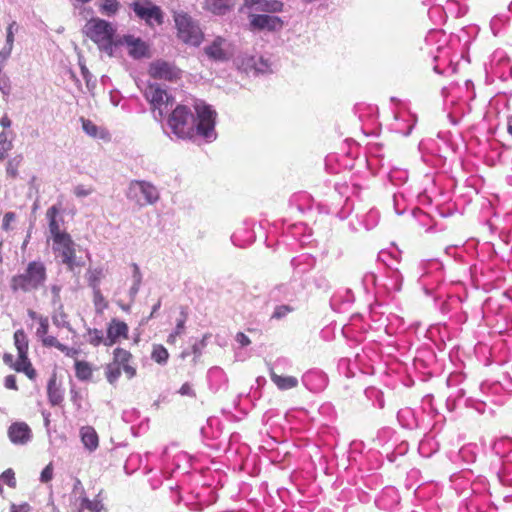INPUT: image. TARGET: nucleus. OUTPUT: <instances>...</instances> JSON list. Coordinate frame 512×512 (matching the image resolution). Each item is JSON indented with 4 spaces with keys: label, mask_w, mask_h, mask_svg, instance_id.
Returning a JSON list of instances; mask_svg holds the SVG:
<instances>
[{
    "label": "nucleus",
    "mask_w": 512,
    "mask_h": 512,
    "mask_svg": "<svg viewBox=\"0 0 512 512\" xmlns=\"http://www.w3.org/2000/svg\"><path fill=\"white\" fill-rule=\"evenodd\" d=\"M178 38L189 45L198 46L202 42L203 33L199 26L185 13L174 16Z\"/></svg>",
    "instance_id": "6"
},
{
    "label": "nucleus",
    "mask_w": 512,
    "mask_h": 512,
    "mask_svg": "<svg viewBox=\"0 0 512 512\" xmlns=\"http://www.w3.org/2000/svg\"><path fill=\"white\" fill-rule=\"evenodd\" d=\"M16 219V214L14 212H7L3 216L2 220V229L5 231L11 230V223Z\"/></svg>",
    "instance_id": "37"
},
{
    "label": "nucleus",
    "mask_w": 512,
    "mask_h": 512,
    "mask_svg": "<svg viewBox=\"0 0 512 512\" xmlns=\"http://www.w3.org/2000/svg\"><path fill=\"white\" fill-rule=\"evenodd\" d=\"M270 377L273 383L280 390H288L297 387L298 380L293 376H281L274 372L273 369H270Z\"/></svg>",
    "instance_id": "22"
},
{
    "label": "nucleus",
    "mask_w": 512,
    "mask_h": 512,
    "mask_svg": "<svg viewBox=\"0 0 512 512\" xmlns=\"http://www.w3.org/2000/svg\"><path fill=\"white\" fill-rule=\"evenodd\" d=\"M250 24L255 29H268L271 31L280 29L283 26V22L279 17L265 14L253 15Z\"/></svg>",
    "instance_id": "15"
},
{
    "label": "nucleus",
    "mask_w": 512,
    "mask_h": 512,
    "mask_svg": "<svg viewBox=\"0 0 512 512\" xmlns=\"http://www.w3.org/2000/svg\"><path fill=\"white\" fill-rule=\"evenodd\" d=\"M81 441L85 448L94 451L99 446V437L96 430L92 426H83L80 429Z\"/></svg>",
    "instance_id": "21"
},
{
    "label": "nucleus",
    "mask_w": 512,
    "mask_h": 512,
    "mask_svg": "<svg viewBox=\"0 0 512 512\" xmlns=\"http://www.w3.org/2000/svg\"><path fill=\"white\" fill-rule=\"evenodd\" d=\"M99 282H100V278L98 275L96 274H92L89 278H88V283H89V286L92 288V284L94 283H97V285L99 286Z\"/></svg>",
    "instance_id": "50"
},
{
    "label": "nucleus",
    "mask_w": 512,
    "mask_h": 512,
    "mask_svg": "<svg viewBox=\"0 0 512 512\" xmlns=\"http://www.w3.org/2000/svg\"><path fill=\"white\" fill-rule=\"evenodd\" d=\"M188 319L187 308L182 307L180 310V318L177 320L175 330L168 336L167 343L174 344L178 336L182 335L185 331V323Z\"/></svg>",
    "instance_id": "24"
},
{
    "label": "nucleus",
    "mask_w": 512,
    "mask_h": 512,
    "mask_svg": "<svg viewBox=\"0 0 512 512\" xmlns=\"http://www.w3.org/2000/svg\"><path fill=\"white\" fill-rule=\"evenodd\" d=\"M54 251L58 252L62 258V262L67 265L70 269L75 264V248L74 242L69 234H65L59 238L53 240Z\"/></svg>",
    "instance_id": "12"
},
{
    "label": "nucleus",
    "mask_w": 512,
    "mask_h": 512,
    "mask_svg": "<svg viewBox=\"0 0 512 512\" xmlns=\"http://www.w3.org/2000/svg\"><path fill=\"white\" fill-rule=\"evenodd\" d=\"M1 479L11 488H15L16 487V478H15V473L14 471L9 468L7 470H5L2 475H1Z\"/></svg>",
    "instance_id": "34"
},
{
    "label": "nucleus",
    "mask_w": 512,
    "mask_h": 512,
    "mask_svg": "<svg viewBox=\"0 0 512 512\" xmlns=\"http://www.w3.org/2000/svg\"><path fill=\"white\" fill-rule=\"evenodd\" d=\"M39 326L36 330V336L40 339L42 345L47 348H57L59 351L64 353L68 357H74L77 355V350L69 348L66 345L60 343L56 337L48 335L49 330V319L47 316H40L38 318Z\"/></svg>",
    "instance_id": "9"
},
{
    "label": "nucleus",
    "mask_w": 512,
    "mask_h": 512,
    "mask_svg": "<svg viewBox=\"0 0 512 512\" xmlns=\"http://www.w3.org/2000/svg\"><path fill=\"white\" fill-rule=\"evenodd\" d=\"M9 440L15 445H26L32 439V430L26 422H13L7 430Z\"/></svg>",
    "instance_id": "14"
},
{
    "label": "nucleus",
    "mask_w": 512,
    "mask_h": 512,
    "mask_svg": "<svg viewBox=\"0 0 512 512\" xmlns=\"http://www.w3.org/2000/svg\"><path fill=\"white\" fill-rule=\"evenodd\" d=\"M144 96L153 110H158L160 117L168 111V106H172L174 102L173 97L169 96L166 90L158 84H149L145 89Z\"/></svg>",
    "instance_id": "10"
},
{
    "label": "nucleus",
    "mask_w": 512,
    "mask_h": 512,
    "mask_svg": "<svg viewBox=\"0 0 512 512\" xmlns=\"http://www.w3.org/2000/svg\"><path fill=\"white\" fill-rule=\"evenodd\" d=\"M122 372L127 379H132L137 375V367L130 351L116 347L112 352V361L105 366L104 375L109 384L115 385Z\"/></svg>",
    "instance_id": "2"
},
{
    "label": "nucleus",
    "mask_w": 512,
    "mask_h": 512,
    "mask_svg": "<svg viewBox=\"0 0 512 512\" xmlns=\"http://www.w3.org/2000/svg\"><path fill=\"white\" fill-rule=\"evenodd\" d=\"M222 0H214V2L211 4V11L214 13V14H224L227 10H229V6L228 5H224L222 3H220Z\"/></svg>",
    "instance_id": "39"
},
{
    "label": "nucleus",
    "mask_w": 512,
    "mask_h": 512,
    "mask_svg": "<svg viewBox=\"0 0 512 512\" xmlns=\"http://www.w3.org/2000/svg\"><path fill=\"white\" fill-rule=\"evenodd\" d=\"M27 242H28V240L26 239V240L24 241V243H23V247H25V246H26Z\"/></svg>",
    "instance_id": "56"
},
{
    "label": "nucleus",
    "mask_w": 512,
    "mask_h": 512,
    "mask_svg": "<svg viewBox=\"0 0 512 512\" xmlns=\"http://www.w3.org/2000/svg\"><path fill=\"white\" fill-rule=\"evenodd\" d=\"M262 0H244L245 5L251 7L257 4H260Z\"/></svg>",
    "instance_id": "53"
},
{
    "label": "nucleus",
    "mask_w": 512,
    "mask_h": 512,
    "mask_svg": "<svg viewBox=\"0 0 512 512\" xmlns=\"http://www.w3.org/2000/svg\"><path fill=\"white\" fill-rule=\"evenodd\" d=\"M75 375L79 380L86 381L92 377V368L86 361L77 360L75 362Z\"/></svg>",
    "instance_id": "26"
},
{
    "label": "nucleus",
    "mask_w": 512,
    "mask_h": 512,
    "mask_svg": "<svg viewBox=\"0 0 512 512\" xmlns=\"http://www.w3.org/2000/svg\"><path fill=\"white\" fill-rule=\"evenodd\" d=\"M13 370L18 373H24L31 381H34L37 378V371L33 367L28 353L18 354L15 364L13 365Z\"/></svg>",
    "instance_id": "16"
},
{
    "label": "nucleus",
    "mask_w": 512,
    "mask_h": 512,
    "mask_svg": "<svg viewBox=\"0 0 512 512\" xmlns=\"http://www.w3.org/2000/svg\"><path fill=\"white\" fill-rule=\"evenodd\" d=\"M17 30V24L15 21L9 24L7 27V36H6V54L9 55L13 48L14 43V31Z\"/></svg>",
    "instance_id": "32"
},
{
    "label": "nucleus",
    "mask_w": 512,
    "mask_h": 512,
    "mask_svg": "<svg viewBox=\"0 0 512 512\" xmlns=\"http://www.w3.org/2000/svg\"><path fill=\"white\" fill-rule=\"evenodd\" d=\"M82 506L91 512H103L105 511L104 505L101 500L94 499L90 500L87 497L82 499Z\"/></svg>",
    "instance_id": "31"
},
{
    "label": "nucleus",
    "mask_w": 512,
    "mask_h": 512,
    "mask_svg": "<svg viewBox=\"0 0 512 512\" xmlns=\"http://www.w3.org/2000/svg\"><path fill=\"white\" fill-rule=\"evenodd\" d=\"M53 478V465L49 463L41 472L40 480L43 483H48Z\"/></svg>",
    "instance_id": "38"
},
{
    "label": "nucleus",
    "mask_w": 512,
    "mask_h": 512,
    "mask_svg": "<svg viewBox=\"0 0 512 512\" xmlns=\"http://www.w3.org/2000/svg\"><path fill=\"white\" fill-rule=\"evenodd\" d=\"M3 492L2 487L0 486V494Z\"/></svg>",
    "instance_id": "57"
},
{
    "label": "nucleus",
    "mask_w": 512,
    "mask_h": 512,
    "mask_svg": "<svg viewBox=\"0 0 512 512\" xmlns=\"http://www.w3.org/2000/svg\"><path fill=\"white\" fill-rule=\"evenodd\" d=\"M92 290H93L92 301L94 304L95 312L98 315H102L104 313V311L108 308L109 302L102 294L101 289L97 285V283L92 284Z\"/></svg>",
    "instance_id": "23"
},
{
    "label": "nucleus",
    "mask_w": 512,
    "mask_h": 512,
    "mask_svg": "<svg viewBox=\"0 0 512 512\" xmlns=\"http://www.w3.org/2000/svg\"><path fill=\"white\" fill-rule=\"evenodd\" d=\"M293 311V308L288 305L277 306L273 312L272 318L280 319Z\"/></svg>",
    "instance_id": "36"
},
{
    "label": "nucleus",
    "mask_w": 512,
    "mask_h": 512,
    "mask_svg": "<svg viewBox=\"0 0 512 512\" xmlns=\"http://www.w3.org/2000/svg\"><path fill=\"white\" fill-rule=\"evenodd\" d=\"M22 160V156L18 155L7 162L6 173L10 178L14 179L18 176V168L21 165Z\"/></svg>",
    "instance_id": "28"
},
{
    "label": "nucleus",
    "mask_w": 512,
    "mask_h": 512,
    "mask_svg": "<svg viewBox=\"0 0 512 512\" xmlns=\"http://www.w3.org/2000/svg\"><path fill=\"white\" fill-rule=\"evenodd\" d=\"M82 128L83 130L90 136L92 137H95L97 136V132H98V127L91 121V120H88V119H83L82 118Z\"/></svg>",
    "instance_id": "35"
},
{
    "label": "nucleus",
    "mask_w": 512,
    "mask_h": 512,
    "mask_svg": "<svg viewBox=\"0 0 512 512\" xmlns=\"http://www.w3.org/2000/svg\"><path fill=\"white\" fill-rule=\"evenodd\" d=\"M168 357H169V353L164 346L154 345L152 353H151V358L155 362H157L159 364H164L167 362Z\"/></svg>",
    "instance_id": "27"
},
{
    "label": "nucleus",
    "mask_w": 512,
    "mask_h": 512,
    "mask_svg": "<svg viewBox=\"0 0 512 512\" xmlns=\"http://www.w3.org/2000/svg\"><path fill=\"white\" fill-rule=\"evenodd\" d=\"M130 6L135 15L145 21L148 26L153 27L163 24L164 15L161 8L150 1H135Z\"/></svg>",
    "instance_id": "8"
},
{
    "label": "nucleus",
    "mask_w": 512,
    "mask_h": 512,
    "mask_svg": "<svg viewBox=\"0 0 512 512\" xmlns=\"http://www.w3.org/2000/svg\"><path fill=\"white\" fill-rule=\"evenodd\" d=\"M236 341L242 346H248L251 343V340L248 336H246L243 332H239L236 334Z\"/></svg>",
    "instance_id": "44"
},
{
    "label": "nucleus",
    "mask_w": 512,
    "mask_h": 512,
    "mask_svg": "<svg viewBox=\"0 0 512 512\" xmlns=\"http://www.w3.org/2000/svg\"><path fill=\"white\" fill-rule=\"evenodd\" d=\"M179 393L183 396H194L193 389L189 383H184L179 389Z\"/></svg>",
    "instance_id": "46"
},
{
    "label": "nucleus",
    "mask_w": 512,
    "mask_h": 512,
    "mask_svg": "<svg viewBox=\"0 0 512 512\" xmlns=\"http://www.w3.org/2000/svg\"><path fill=\"white\" fill-rule=\"evenodd\" d=\"M70 399H71L72 403L77 407V409H81L82 396H81L80 391H78L76 389H71Z\"/></svg>",
    "instance_id": "41"
},
{
    "label": "nucleus",
    "mask_w": 512,
    "mask_h": 512,
    "mask_svg": "<svg viewBox=\"0 0 512 512\" xmlns=\"http://www.w3.org/2000/svg\"><path fill=\"white\" fill-rule=\"evenodd\" d=\"M283 3L278 0H271L266 1L261 8L263 11L266 12H280L282 11Z\"/></svg>",
    "instance_id": "33"
},
{
    "label": "nucleus",
    "mask_w": 512,
    "mask_h": 512,
    "mask_svg": "<svg viewBox=\"0 0 512 512\" xmlns=\"http://www.w3.org/2000/svg\"><path fill=\"white\" fill-rule=\"evenodd\" d=\"M11 512H30V506L27 503L19 506L13 505Z\"/></svg>",
    "instance_id": "48"
},
{
    "label": "nucleus",
    "mask_w": 512,
    "mask_h": 512,
    "mask_svg": "<svg viewBox=\"0 0 512 512\" xmlns=\"http://www.w3.org/2000/svg\"><path fill=\"white\" fill-rule=\"evenodd\" d=\"M47 396L51 406H59L64 400L63 390L57 381L56 373H53L47 384Z\"/></svg>",
    "instance_id": "17"
},
{
    "label": "nucleus",
    "mask_w": 512,
    "mask_h": 512,
    "mask_svg": "<svg viewBox=\"0 0 512 512\" xmlns=\"http://www.w3.org/2000/svg\"><path fill=\"white\" fill-rule=\"evenodd\" d=\"M50 291L52 293V301H53V304H59L60 303V292H61V287L59 285H52L50 287Z\"/></svg>",
    "instance_id": "43"
},
{
    "label": "nucleus",
    "mask_w": 512,
    "mask_h": 512,
    "mask_svg": "<svg viewBox=\"0 0 512 512\" xmlns=\"http://www.w3.org/2000/svg\"><path fill=\"white\" fill-rule=\"evenodd\" d=\"M11 120L10 118L7 116V115H4L1 120H0V125L3 127V128H9L11 126Z\"/></svg>",
    "instance_id": "49"
},
{
    "label": "nucleus",
    "mask_w": 512,
    "mask_h": 512,
    "mask_svg": "<svg viewBox=\"0 0 512 512\" xmlns=\"http://www.w3.org/2000/svg\"><path fill=\"white\" fill-rule=\"evenodd\" d=\"M4 386L6 389L17 391L19 388L17 385L15 375H13V374L7 375L4 379Z\"/></svg>",
    "instance_id": "40"
},
{
    "label": "nucleus",
    "mask_w": 512,
    "mask_h": 512,
    "mask_svg": "<svg viewBox=\"0 0 512 512\" xmlns=\"http://www.w3.org/2000/svg\"><path fill=\"white\" fill-rule=\"evenodd\" d=\"M3 362L8 365L11 369H13V365L15 364V360L12 354L5 353L3 355Z\"/></svg>",
    "instance_id": "47"
},
{
    "label": "nucleus",
    "mask_w": 512,
    "mask_h": 512,
    "mask_svg": "<svg viewBox=\"0 0 512 512\" xmlns=\"http://www.w3.org/2000/svg\"><path fill=\"white\" fill-rule=\"evenodd\" d=\"M129 338V327L126 322L123 320L112 318L107 325L106 329V340L104 345L107 347H111L120 339H128Z\"/></svg>",
    "instance_id": "13"
},
{
    "label": "nucleus",
    "mask_w": 512,
    "mask_h": 512,
    "mask_svg": "<svg viewBox=\"0 0 512 512\" xmlns=\"http://www.w3.org/2000/svg\"><path fill=\"white\" fill-rule=\"evenodd\" d=\"M507 132L512 136V115L507 118Z\"/></svg>",
    "instance_id": "52"
},
{
    "label": "nucleus",
    "mask_w": 512,
    "mask_h": 512,
    "mask_svg": "<svg viewBox=\"0 0 512 512\" xmlns=\"http://www.w3.org/2000/svg\"><path fill=\"white\" fill-rule=\"evenodd\" d=\"M59 213H60V207H58L57 205L51 206L46 212V217H47L48 223H49V231L51 233L53 240L65 235V234H68L65 231H61V229H60V223L57 219Z\"/></svg>",
    "instance_id": "19"
},
{
    "label": "nucleus",
    "mask_w": 512,
    "mask_h": 512,
    "mask_svg": "<svg viewBox=\"0 0 512 512\" xmlns=\"http://www.w3.org/2000/svg\"><path fill=\"white\" fill-rule=\"evenodd\" d=\"M120 3L117 0H103L100 6L102 14L111 16L117 13Z\"/></svg>",
    "instance_id": "29"
},
{
    "label": "nucleus",
    "mask_w": 512,
    "mask_h": 512,
    "mask_svg": "<svg viewBox=\"0 0 512 512\" xmlns=\"http://www.w3.org/2000/svg\"><path fill=\"white\" fill-rule=\"evenodd\" d=\"M160 305H161L160 302H158L156 305H154L152 313L156 312L160 308Z\"/></svg>",
    "instance_id": "55"
},
{
    "label": "nucleus",
    "mask_w": 512,
    "mask_h": 512,
    "mask_svg": "<svg viewBox=\"0 0 512 512\" xmlns=\"http://www.w3.org/2000/svg\"><path fill=\"white\" fill-rule=\"evenodd\" d=\"M167 122L172 132L179 138L190 139L195 135V118L185 105H177Z\"/></svg>",
    "instance_id": "3"
},
{
    "label": "nucleus",
    "mask_w": 512,
    "mask_h": 512,
    "mask_svg": "<svg viewBox=\"0 0 512 512\" xmlns=\"http://www.w3.org/2000/svg\"><path fill=\"white\" fill-rule=\"evenodd\" d=\"M124 42L127 45L129 55L133 58H141L147 55L148 46L140 38L125 36Z\"/></svg>",
    "instance_id": "18"
},
{
    "label": "nucleus",
    "mask_w": 512,
    "mask_h": 512,
    "mask_svg": "<svg viewBox=\"0 0 512 512\" xmlns=\"http://www.w3.org/2000/svg\"><path fill=\"white\" fill-rule=\"evenodd\" d=\"M127 197L140 206H147L156 203L160 194L152 183L144 180H132L128 186Z\"/></svg>",
    "instance_id": "5"
},
{
    "label": "nucleus",
    "mask_w": 512,
    "mask_h": 512,
    "mask_svg": "<svg viewBox=\"0 0 512 512\" xmlns=\"http://www.w3.org/2000/svg\"><path fill=\"white\" fill-rule=\"evenodd\" d=\"M27 314L30 319L37 320V321H38V318L41 316V315L37 314V312L32 309H29L27 311Z\"/></svg>",
    "instance_id": "51"
},
{
    "label": "nucleus",
    "mask_w": 512,
    "mask_h": 512,
    "mask_svg": "<svg viewBox=\"0 0 512 512\" xmlns=\"http://www.w3.org/2000/svg\"><path fill=\"white\" fill-rule=\"evenodd\" d=\"M92 192V189H85L83 185H78L74 189V194L77 197H85L88 196Z\"/></svg>",
    "instance_id": "45"
},
{
    "label": "nucleus",
    "mask_w": 512,
    "mask_h": 512,
    "mask_svg": "<svg viewBox=\"0 0 512 512\" xmlns=\"http://www.w3.org/2000/svg\"><path fill=\"white\" fill-rule=\"evenodd\" d=\"M13 144L12 142H0V161H3L7 153L12 149Z\"/></svg>",
    "instance_id": "42"
},
{
    "label": "nucleus",
    "mask_w": 512,
    "mask_h": 512,
    "mask_svg": "<svg viewBox=\"0 0 512 512\" xmlns=\"http://www.w3.org/2000/svg\"><path fill=\"white\" fill-rule=\"evenodd\" d=\"M149 75L154 79L176 81L180 78L181 71L174 65L157 60L150 64Z\"/></svg>",
    "instance_id": "11"
},
{
    "label": "nucleus",
    "mask_w": 512,
    "mask_h": 512,
    "mask_svg": "<svg viewBox=\"0 0 512 512\" xmlns=\"http://www.w3.org/2000/svg\"><path fill=\"white\" fill-rule=\"evenodd\" d=\"M48 279L47 268L42 261H30L22 271L13 275L9 287L14 293H33L43 289Z\"/></svg>",
    "instance_id": "1"
},
{
    "label": "nucleus",
    "mask_w": 512,
    "mask_h": 512,
    "mask_svg": "<svg viewBox=\"0 0 512 512\" xmlns=\"http://www.w3.org/2000/svg\"><path fill=\"white\" fill-rule=\"evenodd\" d=\"M226 40L223 37H216L213 42L205 48V53L211 59L223 61L227 59L226 52L223 48Z\"/></svg>",
    "instance_id": "20"
},
{
    "label": "nucleus",
    "mask_w": 512,
    "mask_h": 512,
    "mask_svg": "<svg viewBox=\"0 0 512 512\" xmlns=\"http://www.w3.org/2000/svg\"><path fill=\"white\" fill-rule=\"evenodd\" d=\"M195 111L198 120L195 126V134L206 139L212 138L214 136L216 112L205 103L195 105Z\"/></svg>",
    "instance_id": "7"
},
{
    "label": "nucleus",
    "mask_w": 512,
    "mask_h": 512,
    "mask_svg": "<svg viewBox=\"0 0 512 512\" xmlns=\"http://www.w3.org/2000/svg\"><path fill=\"white\" fill-rule=\"evenodd\" d=\"M86 35L95 42L100 49L111 50L115 30L112 25L102 19H91L85 25Z\"/></svg>",
    "instance_id": "4"
},
{
    "label": "nucleus",
    "mask_w": 512,
    "mask_h": 512,
    "mask_svg": "<svg viewBox=\"0 0 512 512\" xmlns=\"http://www.w3.org/2000/svg\"><path fill=\"white\" fill-rule=\"evenodd\" d=\"M14 345L17 350V354H23L29 352V340L27 334L23 329H18L14 332Z\"/></svg>",
    "instance_id": "25"
},
{
    "label": "nucleus",
    "mask_w": 512,
    "mask_h": 512,
    "mask_svg": "<svg viewBox=\"0 0 512 512\" xmlns=\"http://www.w3.org/2000/svg\"><path fill=\"white\" fill-rule=\"evenodd\" d=\"M88 337H89V339H88L89 343L94 347H97L100 344H104V342L106 340V338H104V336H103V332L97 328L89 329Z\"/></svg>",
    "instance_id": "30"
},
{
    "label": "nucleus",
    "mask_w": 512,
    "mask_h": 512,
    "mask_svg": "<svg viewBox=\"0 0 512 512\" xmlns=\"http://www.w3.org/2000/svg\"><path fill=\"white\" fill-rule=\"evenodd\" d=\"M0 142H10L7 138V134L5 132L0 133Z\"/></svg>",
    "instance_id": "54"
}]
</instances>
